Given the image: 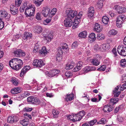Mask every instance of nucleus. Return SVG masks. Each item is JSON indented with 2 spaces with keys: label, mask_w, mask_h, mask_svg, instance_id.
<instances>
[{
  "label": "nucleus",
  "mask_w": 126,
  "mask_h": 126,
  "mask_svg": "<svg viewBox=\"0 0 126 126\" xmlns=\"http://www.w3.org/2000/svg\"><path fill=\"white\" fill-rule=\"evenodd\" d=\"M87 32L84 31L80 32L78 36L81 38H85L86 37Z\"/></svg>",
  "instance_id": "nucleus-27"
},
{
  "label": "nucleus",
  "mask_w": 126,
  "mask_h": 126,
  "mask_svg": "<svg viewBox=\"0 0 126 126\" xmlns=\"http://www.w3.org/2000/svg\"><path fill=\"white\" fill-rule=\"evenodd\" d=\"M62 55H59L58 54H57L56 57V60L58 62H60L62 60Z\"/></svg>",
  "instance_id": "nucleus-54"
},
{
  "label": "nucleus",
  "mask_w": 126,
  "mask_h": 126,
  "mask_svg": "<svg viewBox=\"0 0 126 126\" xmlns=\"http://www.w3.org/2000/svg\"><path fill=\"white\" fill-rule=\"evenodd\" d=\"M10 17V14H8L7 12L4 11H0V17L5 18L7 20Z\"/></svg>",
  "instance_id": "nucleus-15"
},
{
  "label": "nucleus",
  "mask_w": 126,
  "mask_h": 126,
  "mask_svg": "<svg viewBox=\"0 0 126 126\" xmlns=\"http://www.w3.org/2000/svg\"><path fill=\"white\" fill-rule=\"evenodd\" d=\"M123 23L122 21L120 20L117 19L116 24V25L118 28H120L122 26Z\"/></svg>",
  "instance_id": "nucleus-39"
},
{
  "label": "nucleus",
  "mask_w": 126,
  "mask_h": 126,
  "mask_svg": "<svg viewBox=\"0 0 126 126\" xmlns=\"http://www.w3.org/2000/svg\"><path fill=\"white\" fill-rule=\"evenodd\" d=\"M39 43V42H38L36 44L33 49V52L34 53H36L40 51L39 50L40 47L39 45H38Z\"/></svg>",
  "instance_id": "nucleus-28"
},
{
  "label": "nucleus",
  "mask_w": 126,
  "mask_h": 126,
  "mask_svg": "<svg viewBox=\"0 0 126 126\" xmlns=\"http://www.w3.org/2000/svg\"><path fill=\"white\" fill-rule=\"evenodd\" d=\"M42 29L41 26H37L34 28V31L37 33H40L42 32Z\"/></svg>",
  "instance_id": "nucleus-31"
},
{
  "label": "nucleus",
  "mask_w": 126,
  "mask_h": 126,
  "mask_svg": "<svg viewBox=\"0 0 126 126\" xmlns=\"http://www.w3.org/2000/svg\"><path fill=\"white\" fill-rule=\"evenodd\" d=\"M50 11V9L49 8L46 7L43 8L42 10L41 13L44 17L48 16L49 17V15Z\"/></svg>",
  "instance_id": "nucleus-10"
},
{
  "label": "nucleus",
  "mask_w": 126,
  "mask_h": 126,
  "mask_svg": "<svg viewBox=\"0 0 126 126\" xmlns=\"http://www.w3.org/2000/svg\"><path fill=\"white\" fill-rule=\"evenodd\" d=\"M110 48L109 44L107 43L102 44L100 46V50L103 51L105 50L109 49Z\"/></svg>",
  "instance_id": "nucleus-20"
},
{
  "label": "nucleus",
  "mask_w": 126,
  "mask_h": 126,
  "mask_svg": "<svg viewBox=\"0 0 126 126\" xmlns=\"http://www.w3.org/2000/svg\"><path fill=\"white\" fill-rule=\"evenodd\" d=\"M22 2V0H15V3L16 6L18 7L20 6Z\"/></svg>",
  "instance_id": "nucleus-45"
},
{
  "label": "nucleus",
  "mask_w": 126,
  "mask_h": 126,
  "mask_svg": "<svg viewBox=\"0 0 126 126\" xmlns=\"http://www.w3.org/2000/svg\"><path fill=\"white\" fill-rule=\"evenodd\" d=\"M113 109L112 106L110 104H108L104 106L103 110L105 112H110Z\"/></svg>",
  "instance_id": "nucleus-17"
},
{
  "label": "nucleus",
  "mask_w": 126,
  "mask_h": 126,
  "mask_svg": "<svg viewBox=\"0 0 126 126\" xmlns=\"http://www.w3.org/2000/svg\"><path fill=\"white\" fill-rule=\"evenodd\" d=\"M56 12V8H53L51 12L49 13V18H51L55 14Z\"/></svg>",
  "instance_id": "nucleus-36"
},
{
  "label": "nucleus",
  "mask_w": 126,
  "mask_h": 126,
  "mask_svg": "<svg viewBox=\"0 0 126 126\" xmlns=\"http://www.w3.org/2000/svg\"><path fill=\"white\" fill-rule=\"evenodd\" d=\"M91 63L94 65L97 66L99 64L100 62L98 59L94 58L92 59Z\"/></svg>",
  "instance_id": "nucleus-33"
},
{
  "label": "nucleus",
  "mask_w": 126,
  "mask_h": 126,
  "mask_svg": "<svg viewBox=\"0 0 126 126\" xmlns=\"http://www.w3.org/2000/svg\"><path fill=\"white\" fill-rule=\"evenodd\" d=\"M21 91V88L18 87L12 89L11 90V92L12 94H15L20 93Z\"/></svg>",
  "instance_id": "nucleus-24"
},
{
  "label": "nucleus",
  "mask_w": 126,
  "mask_h": 126,
  "mask_svg": "<svg viewBox=\"0 0 126 126\" xmlns=\"http://www.w3.org/2000/svg\"><path fill=\"white\" fill-rule=\"evenodd\" d=\"M35 8L34 6L30 4L25 9V14L27 17L34 15Z\"/></svg>",
  "instance_id": "nucleus-2"
},
{
  "label": "nucleus",
  "mask_w": 126,
  "mask_h": 126,
  "mask_svg": "<svg viewBox=\"0 0 126 126\" xmlns=\"http://www.w3.org/2000/svg\"><path fill=\"white\" fill-rule=\"evenodd\" d=\"M119 87V86H117L115 87L113 91V93L114 96L115 97H118L120 94L121 91H118Z\"/></svg>",
  "instance_id": "nucleus-25"
},
{
  "label": "nucleus",
  "mask_w": 126,
  "mask_h": 126,
  "mask_svg": "<svg viewBox=\"0 0 126 126\" xmlns=\"http://www.w3.org/2000/svg\"><path fill=\"white\" fill-rule=\"evenodd\" d=\"M118 98H111L110 99V104L112 105L118 102Z\"/></svg>",
  "instance_id": "nucleus-38"
},
{
  "label": "nucleus",
  "mask_w": 126,
  "mask_h": 126,
  "mask_svg": "<svg viewBox=\"0 0 126 126\" xmlns=\"http://www.w3.org/2000/svg\"><path fill=\"white\" fill-rule=\"evenodd\" d=\"M65 13L67 18L72 19L77 16L78 14L77 11L72 10L70 9H67Z\"/></svg>",
  "instance_id": "nucleus-3"
},
{
  "label": "nucleus",
  "mask_w": 126,
  "mask_h": 126,
  "mask_svg": "<svg viewBox=\"0 0 126 126\" xmlns=\"http://www.w3.org/2000/svg\"><path fill=\"white\" fill-rule=\"evenodd\" d=\"M94 50L97 51L99 50H100V46L98 44H96L94 47Z\"/></svg>",
  "instance_id": "nucleus-62"
},
{
  "label": "nucleus",
  "mask_w": 126,
  "mask_h": 126,
  "mask_svg": "<svg viewBox=\"0 0 126 126\" xmlns=\"http://www.w3.org/2000/svg\"><path fill=\"white\" fill-rule=\"evenodd\" d=\"M44 0H34V3L37 6H39L41 5Z\"/></svg>",
  "instance_id": "nucleus-40"
},
{
  "label": "nucleus",
  "mask_w": 126,
  "mask_h": 126,
  "mask_svg": "<svg viewBox=\"0 0 126 126\" xmlns=\"http://www.w3.org/2000/svg\"><path fill=\"white\" fill-rule=\"evenodd\" d=\"M102 29V26L100 24L97 23L95 24L94 29V31L97 32H101Z\"/></svg>",
  "instance_id": "nucleus-19"
},
{
  "label": "nucleus",
  "mask_w": 126,
  "mask_h": 126,
  "mask_svg": "<svg viewBox=\"0 0 126 126\" xmlns=\"http://www.w3.org/2000/svg\"><path fill=\"white\" fill-rule=\"evenodd\" d=\"M32 110V108L27 107L24 108L23 109V110L25 112L30 111Z\"/></svg>",
  "instance_id": "nucleus-56"
},
{
  "label": "nucleus",
  "mask_w": 126,
  "mask_h": 126,
  "mask_svg": "<svg viewBox=\"0 0 126 126\" xmlns=\"http://www.w3.org/2000/svg\"><path fill=\"white\" fill-rule=\"evenodd\" d=\"M118 53L121 55L123 56H126V47H124L123 46H119L117 48Z\"/></svg>",
  "instance_id": "nucleus-5"
},
{
  "label": "nucleus",
  "mask_w": 126,
  "mask_h": 126,
  "mask_svg": "<svg viewBox=\"0 0 126 126\" xmlns=\"http://www.w3.org/2000/svg\"><path fill=\"white\" fill-rule=\"evenodd\" d=\"M74 114L69 115H66L68 119L70 120L73 122H74L73 120L74 119Z\"/></svg>",
  "instance_id": "nucleus-52"
},
{
  "label": "nucleus",
  "mask_w": 126,
  "mask_h": 126,
  "mask_svg": "<svg viewBox=\"0 0 126 126\" xmlns=\"http://www.w3.org/2000/svg\"><path fill=\"white\" fill-rule=\"evenodd\" d=\"M119 14H121L126 12V8L120 6L118 5H115L114 7Z\"/></svg>",
  "instance_id": "nucleus-8"
},
{
  "label": "nucleus",
  "mask_w": 126,
  "mask_h": 126,
  "mask_svg": "<svg viewBox=\"0 0 126 126\" xmlns=\"http://www.w3.org/2000/svg\"><path fill=\"white\" fill-rule=\"evenodd\" d=\"M24 117H25V119L27 118V119H28V118L31 119L32 118L31 115L25 113L24 114Z\"/></svg>",
  "instance_id": "nucleus-60"
},
{
  "label": "nucleus",
  "mask_w": 126,
  "mask_h": 126,
  "mask_svg": "<svg viewBox=\"0 0 126 126\" xmlns=\"http://www.w3.org/2000/svg\"><path fill=\"white\" fill-rule=\"evenodd\" d=\"M65 75L67 77L70 78L72 76V74L70 72H66L65 73Z\"/></svg>",
  "instance_id": "nucleus-63"
},
{
  "label": "nucleus",
  "mask_w": 126,
  "mask_h": 126,
  "mask_svg": "<svg viewBox=\"0 0 126 126\" xmlns=\"http://www.w3.org/2000/svg\"><path fill=\"white\" fill-rule=\"evenodd\" d=\"M97 37L98 39L103 40L104 39L105 37L104 35L101 33H99L97 34Z\"/></svg>",
  "instance_id": "nucleus-47"
},
{
  "label": "nucleus",
  "mask_w": 126,
  "mask_h": 126,
  "mask_svg": "<svg viewBox=\"0 0 126 126\" xmlns=\"http://www.w3.org/2000/svg\"><path fill=\"white\" fill-rule=\"evenodd\" d=\"M32 36V34L31 33L25 32L23 37V40L24 41H26L28 39L31 38Z\"/></svg>",
  "instance_id": "nucleus-16"
},
{
  "label": "nucleus",
  "mask_w": 126,
  "mask_h": 126,
  "mask_svg": "<svg viewBox=\"0 0 126 126\" xmlns=\"http://www.w3.org/2000/svg\"><path fill=\"white\" fill-rule=\"evenodd\" d=\"M117 31L114 29H112L110 30L109 32V34L110 35H114L117 34Z\"/></svg>",
  "instance_id": "nucleus-37"
},
{
  "label": "nucleus",
  "mask_w": 126,
  "mask_h": 126,
  "mask_svg": "<svg viewBox=\"0 0 126 126\" xmlns=\"http://www.w3.org/2000/svg\"><path fill=\"white\" fill-rule=\"evenodd\" d=\"M120 65L122 67H126V61L125 59H122L120 62Z\"/></svg>",
  "instance_id": "nucleus-34"
},
{
  "label": "nucleus",
  "mask_w": 126,
  "mask_h": 126,
  "mask_svg": "<svg viewBox=\"0 0 126 126\" xmlns=\"http://www.w3.org/2000/svg\"><path fill=\"white\" fill-rule=\"evenodd\" d=\"M38 98L33 96H30L27 98L28 102L32 104H35L36 105Z\"/></svg>",
  "instance_id": "nucleus-14"
},
{
  "label": "nucleus",
  "mask_w": 126,
  "mask_h": 126,
  "mask_svg": "<svg viewBox=\"0 0 126 126\" xmlns=\"http://www.w3.org/2000/svg\"><path fill=\"white\" fill-rule=\"evenodd\" d=\"M79 117L80 116H79V115L78 114L74 115V119L73 120L74 122H75L77 121H80L81 118H80V119H79Z\"/></svg>",
  "instance_id": "nucleus-43"
},
{
  "label": "nucleus",
  "mask_w": 126,
  "mask_h": 126,
  "mask_svg": "<svg viewBox=\"0 0 126 126\" xmlns=\"http://www.w3.org/2000/svg\"><path fill=\"white\" fill-rule=\"evenodd\" d=\"M97 5L98 8H101L103 6V3L102 1L101 0L98 1L97 4Z\"/></svg>",
  "instance_id": "nucleus-46"
},
{
  "label": "nucleus",
  "mask_w": 126,
  "mask_h": 126,
  "mask_svg": "<svg viewBox=\"0 0 126 126\" xmlns=\"http://www.w3.org/2000/svg\"><path fill=\"white\" fill-rule=\"evenodd\" d=\"M18 9L17 8H14L13 10L10 9L11 13L13 15H16L18 13Z\"/></svg>",
  "instance_id": "nucleus-49"
},
{
  "label": "nucleus",
  "mask_w": 126,
  "mask_h": 126,
  "mask_svg": "<svg viewBox=\"0 0 126 126\" xmlns=\"http://www.w3.org/2000/svg\"><path fill=\"white\" fill-rule=\"evenodd\" d=\"M126 89V82L125 83L123 84L121 87L120 88V91H123L124 89Z\"/></svg>",
  "instance_id": "nucleus-64"
},
{
  "label": "nucleus",
  "mask_w": 126,
  "mask_h": 126,
  "mask_svg": "<svg viewBox=\"0 0 126 126\" xmlns=\"http://www.w3.org/2000/svg\"><path fill=\"white\" fill-rule=\"evenodd\" d=\"M32 64L34 66L39 67H41L45 64L41 59H35L33 61Z\"/></svg>",
  "instance_id": "nucleus-6"
},
{
  "label": "nucleus",
  "mask_w": 126,
  "mask_h": 126,
  "mask_svg": "<svg viewBox=\"0 0 126 126\" xmlns=\"http://www.w3.org/2000/svg\"><path fill=\"white\" fill-rule=\"evenodd\" d=\"M21 123L24 126H27L28 123V119H24L21 122Z\"/></svg>",
  "instance_id": "nucleus-42"
},
{
  "label": "nucleus",
  "mask_w": 126,
  "mask_h": 126,
  "mask_svg": "<svg viewBox=\"0 0 126 126\" xmlns=\"http://www.w3.org/2000/svg\"><path fill=\"white\" fill-rule=\"evenodd\" d=\"M9 64L12 68L18 70L21 68L23 64V62L20 59L14 58L9 61Z\"/></svg>",
  "instance_id": "nucleus-1"
},
{
  "label": "nucleus",
  "mask_w": 126,
  "mask_h": 126,
  "mask_svg": "<svg viewBox=\"0 0 126 126\" xmlns=\"http://www.w3.org/2000/svg\"><path fill=\"white\" fill-rule=\"evenodd\" d=\"M63 49L61 47H59L58 49L57 52L59 55H62L63 53Z\"/></svg>",
  "instance_id": "nucleus-57"
},
{
  "label": "nucleus",
  "mask_w": 126,
  "mask_h": 126,
  "mask_svg": "<svg viewBox=\"0 0 126 126\" xmlns=\"http://www.w3.org/2000/svg\"><path fill=\"white\" fill-rule=\"evenodd\" d=\"M83 14V12H80L79 13L77 17L75 18L72 26L73 29H75L78 27V25L80 22V18Z\"/></svg>",
  "instance_id": "nucleus-4"
},
{
  "label": "nucleus",
  "mask_w": 126,
  "mask_h": 126,
  "mask_svg": "<svg viewBox=\"0 0 126 126\" xmlns=\"http://www.w3.org/2000/svg\"><path fill=\"white\" fill-rule=\"evenodd\" d=\"M126 19L125 16L123 15H120L119 16H118L117 17V19L120 20L122 21L125 20Z\"/></svg>",
  "instance_id": "nucleus-44"
},
{
  "label": "nucleus",
  "mask_w": 126,
  "mask_h": 126,
  "mask_svg": "<svg viewBox=\"0 0 126 126\" xmlns=\"http://www.w3.org/2000/svg\"><path fill=\"white\" fill-rule=\"evenodd\" d=\"M74 63L72 61H70L69 63L66 65L65 68L66 70H69L72 69L74 67Z\"/></svg>",
  "instance_id": "nucleus-22"
},
{
  "label": "nucleus",
  "mask_w": 126,
  "mask_h": 126,
  "mask_svg": "<svg viewBox=\"0 0 126 126\" xmlns=\"http://www.w3.org/2000/svg\"><path fill=\"white\" fill-rule=\"evenodd\" d=\"M82 63L81 62H79L77 63V66L75 67L73 70L74 71H77L80 69L82 67Z\"/></svg>",
  "instance_id": "nucleus-23"
},
{
  "label": "nucleus",
  "mask_w": 126,
  "mask_h": 126,
  "mask_svg": "<svg viewBox=\"0 0 126 126\" xmlns=\"http://www.w3.org/2000/svg\"><path fill=\"white\" fill-rule=\"evenodd\" d=\"M39 53L42 57H44L46 56L47 51L45 47H43L39 51Z\"/></svg>",
  "instance_id": "nucleus-21"
},
{
  "label": "nucleus",
  "mask_w": 126,
  "mask_h": 126,
  "mask_svg": "<svg viewBox=\"0 0 126 126\" xmlns=\"http://www.w3.org/2000/svg\"><path fill=\"white\" fill-rule=\"evenodd\" d=\"M72 18L67 17L64 21V24L65 26L67 27H71L73 24Z\"/></svg>",
  "instance_id": "nucleus-12"
},
{
  "label": "nucleus",
  "mask_w": 126,
  "mask_h": 126,
  "mask_svg": "<svg viewBox=\"0 0 126 126\" xmlns=\"http://www.w3.org/2000/svg\"><path fill=\"white\" fill-rule=\"evenodd\" d=\"M42 34V35L44 39L47 40V42L50 41L53 38V36L51 33H49L48 35L45 34V33H43Z\"/></svg>",
  "instance_id": "nucleus-13"
},
{
  "label": "nucleus",
  "mask_w": 126,
  "mask_h": 126,
  "mask_svg": "<svg viewBox=\"0 0 126 126\" xmlns=\"http://www.w3.org/2000/svg\"><path fill=\"white\" fill-rule=\"evenodd\" d=\"M106 68V66L105 65H103L101 66L100 67L97 69V70L98 71H103L105 70Z\"/></svg>",
  "instance_id": "nucleus-51"
},
{
  "label": "nucleus",
  "mask_w": 126,
  "mask_h": 126,
  "mask_svg": "<svg viewBox=\"0 0 126 126\" xmlns=\"http://www.w3.org/2000/svg\"><path fill=\"white\" fill-rule=\"evenodd\" d=\"M102 21L104 24H106L109 22V19L107 16H104L102 18Z\"/></svg>",
  "instance_id": "nucleus-32"
},
{
  "label": "nucleus",
  "mask_w": 126,
  "mask_h": 126,
  "mask_svg": "<svg viewBox=\"0 0 126 126\" xmlns=\"http://www.w3.org/2000/svg\"><path fill=\"white\" fill-rule=\"evenodd\" d=\"M28 1H25L23 2L22 5L20 8V11L21 12H22L24 11V9L26 8L30 5Z\"/></svg>",
  "instance_id": "nucleus-18"
},
{
  "label": "nucleus",
  "mask_w": 126,
  "mask_h": 126,
  "mask_svg": "<svg viewBox=\"0 0 126 126\" xmlns=\"http://www.w3.org/2000/svg\"><path fill=\"white\" fill-rule=\"evenodd\" d=\"M29 93L27 91H25L21 94L20 96L22 98H23L29 96Z\"/></svg>",
  "instance_id": "nucleus-41"
},
{
  "label": "nucleus",
  "mask_w": 126,
  "mask_h": 126,
  "mask_svg": "<svg viewBox=\"0 0 126 126\" xmlns=\"http://www.w3.org/2000/svg\"><path fill=\"white\" fill-rule=\"evenodd\" d=\"M45 101V100H43L42 99L39 100L38 98L36 105H38L40 104L41 103H43L44 104V101Z\"/></svg>",
  "instance_id": "nucleus-61"
},
{
  "label": "nucleus",
  "mask_w": 126,
  "mask_h": 126,
  "mask_svg": "<svg viewBox=\"0 0 126 126\" xmlns=\"http://www.w3.org/2000/svg\"><path fill=\"white\" fill-rule=\"evenodd\" d=\"M11 81L12 82L13 84L15 86L17 85L18 84L19 81L15 77L12 78Z\"/></svg>",
  "instance_id": "nucleus-30"
},
{
  "label": "nucleus",
  "mask_w": 126,
  "mask_h": 126,
  "mask_svg": "<svg viewBox=\"0 0 126 126\" xmlns=\"http://www.w3.org/2000/svg\"><path fill=\"white\" fill-rule=\"evenodd\" d=\"M88 12L90 13L94 14V7H89L88 9Z\"/></svg>",
  "instance_id": "nucleus-58"
},
{
  "label": "nucleus",
  "mask_w": 126,
  "mask_h": 126,
  "mask_svg": "<svg viewBox=\"0 0 126 126\" xmlns=\"http://www.w3.org/2000/svg\"><path fill=\"white\" fill-rule=\"evenodd\" d=\"M73 94H67L65 96V100L66 101H70L72 100L74 98Z\"/></svg>",
  "instance_id": "nucleus-26"
},
{
  "label": "nucleus",
  "mask_w": 126,
  "mask_h": 126,
  "mask_svg": "<svg viewBox=\"0 0 126 126\" xmlns=\"http://www.w3.org/2000/svg\"><path fill=\"white\" fill-rule=\"evenodd\" d=\"M106 123V119L105 118H102L101 120L99 122H97V124H104Z\"/></svg>",
  "instance_id": "nucleus-48"
},
{
  "label": "nucleus",
  "mask_w": 126,
  "mask_h": 126,
  "mask_svg": "<svg viewBox=\"0 0 126 126\" xmlns=\"http://www.w3.org/2000/svg\"><path fill=\"white\" fill-rule=\"evenodd\" d=\"M89 39L92 42H94L96 40L95 34L94 33H91L89 36Z\"/></svg>",
  "instance_id": "nucleus-29"
},
{
  "label": "nucleus",
  "mask_w": 126,
  "mask_h": 126,
  "mask_svg": "<svg viewBox=\"0 0 126 126\" xmlns=\"http://www.w3.org/2000/svg\"><path fill=\"white\" fill-rule=\"evenodd\" d=\"M59 72L60 71L58 70H52L49 73L48 71L46 72L45 73V74L49 77H52L59 73Z\"/></svg>",
  "instance_id": "nucleus-9"
},
{
  "label": "nucleus",
  "mask_w": 126,
  "mask_h": 126,
  "mask_svg": "<svg viewBox=\"0 0 126 126\" xmlns=\"http://www.w3.org/2000/svg\"><path fill=\"white\" fill-rule=\"evenodd\" d=\"M4 23L2 19L0 18V29H3L4 27Z\"/></svg>",
  "instance_id": "nucleus-59"
},
{
  "label": "nucleus",
  "mask_w": 126,
  "mask_h": 126,
  "mask_svg": "<svg viewBox=\"0 0 126 126\" xmlns=\"http://www.w3.org/2000/svg\"><path fill=\"white\" fill-rule=\"evenodd\" d=\"M96 122L97 120L96 119H95L90 121L88 123L90 126H92L94 125Z\"/></svg>",
  "instance_id": "nucleus-53"
},
{
  "label": "nucleus",
  "mask_w": 126,
  "mask_h": 126,
  "mask_svg": "<svg viewBox=\"0 0 126 126\" xmlns=\"http://www.w3.org/2000/svg\"><path fill=\"white\" fill-rule=\"evenodd\" d=\"M15 56L17 57H23L25 55V53L22 50L20 49H16L13 52Z\"/></svg>",
  "instance_id": "nucleus-7"
},
{
  "label": "nucleus",
  "mask_w": 126,
  "mask_h": 126,
  "mask_svg": "<svg viewBox=\"0 0 126 126\" xmlns=\"http://www.w3.org/2000/svg\"><path fill=\"white\" fill-rule=\"evenodd\" d=\"M78 44L76 42H74L71 46V47L72 49H74L76 48L78 46Z\"/></svg>",
  "instance_id": "nucleus-55"
},
{
  "label": "nucleus",
  "mask_w": 126,
  "mask_h": 126,
  "mask_svg": "<svg viewBox=\"0 0 126 126\" xmlns=\"http://www.w3.org/2000/svg\"><path fill=\"white\" fill-rule=\"evenodd\" d=\"M85 112L84 110H81V111H80L78 113L80 116L79 118H81L82 116H84L85 114Z\"/></svg>",
  "instance_id": "nucleus-50"
},
{
  "label": "nucleus",
  "mask_w": 126,
  "mask_h": 126,
  "mask_svg": "<svg viewBox=\"0 0 126 126\" xmlns=\"http://www.w3.org/2000/svg\"><path fill=\"white\" fill-rule=\"evenodd\" d=\"M18 120V118L16 116H12L8 118L7 121L8 123L13 124L17 122Z\"/></svg>",
  "instance_id": "nucleus-11"
},
{
  "label": "nucleus",
  "mask_w": 126,
  "mask_h": 126,
  "mask_svg": "<svg viewBox=\"0 0 126 126\" xmlns=\"http://www.w3.org/2000/svg\"><path fill=\"white\" fill-rule=\"evenodd\" d=\"M52 113L53 117L56 118L58 117V115L59 113V112L58 110H54L52 111Z\"/></svg>",
  "instance_id": "nucleus-35"
}]
</instances>
